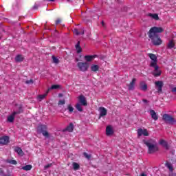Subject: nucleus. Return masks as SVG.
Wrapping results in <instances>:
<instances>
[{
    "mask_svg": "<svg viewBox=\"0 0 176 176\" xmlns=\"http://www.w3.org/2000/svg\"><path fill=\"white\" fill-rule=\"evenodd\" d=\"M162 120L168 124H174V123H176L175 118L168 113H165L162 116Z\"/></svg>",
    "mask_w": 176,
    "mask_h": 176,
    "instance_id": "3",
    "label": "nucleus"
},
{
    "mask_svg": "<svg viewBox=\"0 0 176 176\" xmlns=\"http://www.w3.org/2000/svg\"><path fill=\"white\" fill-rule=\"evenodd\" d=\"M160 145H162V146H164V148H165V149H167V150L170 149V147L168 146V143L166 140H161L160 141Z\"/></svg>",
    "mask_w": 176,
    "mask_h": 176,
    "instance_id": "14",
    "label": "nucleus"
},
{
    "mask_svg": "<svg viewBox=\"0 0 176 176\" xmlns=\"http://www.w3.org/2000/svg\"><path fill=\"white\" fill-rule=\"evenodd\" d=\"M25 83H26V85H32V83H34V80L32 79L26 80Z\"/></svg>",
    "mask_w": 176,
    "mask_h": 176,
    "instance_id": "39",
    "label": "nucleus"
},
{
    "mask_svg": "<svg viewBox=\"0 0 176 176\" xmlns=\"http://www.w3.org/2000/svg\"><path fill=\"white\" fill-rule=\"evenodd\" d=\"M154 68V71L153 72V76L157 78V76H160L162 75V71L159 69V66L157 65H155V66H151Z\"/></svg>",
    "mask_w": 176,
    "mask_h": 176,
    "instance_id": "8",
    "label": "nucleus"
},
{
    "mask_svg": "<svg viewBox=\"0 0 176 176\" xmlns=\"http://www.w3.org/2000/svg\"><path fill=\"white\" fill-rule=\"evenodd\" d=\"M64 104H65V100H59L58 105H64Z\"/></svg>",
    "mask_w": 176,
    "mask_h": 176,
    "instance_id": "41",
    "label": "nucleus"
},
{
    "mask_svg": "<svg viewBox=\"0 0 176 176\" xmlns=\"http://www.w3.org/2000/svg\"><path fill=\"white\" fill-rule=\"evenodd\" d=\"M47 91H46V93L43 95H38L37 96V99L38 100V101H42V100H44V98H46V96H47Z\"/></svg>",
    "mask_w": 176,
    "mask_h": 176,
    "instance_id": "27",
    "label": "nucleus"
},
{
    "mask_svg": "<svg viewBox=\"0 0 176 176\" xmlns=\"http://www.w3.org/2000/svg\"><path fill=\"white\" fill-rule=\"evenodd\" d=\"M78 101L81 105H83V107H87V101L86 100V97L83 95H80L78 97Z\"/></svg>",
    "mask_w": 176,
    "mask_h": 176,
    "instance_id": "10",
    "label": "nucleus"
},
{
    "mask_svg": "<svg viewBox=\"0 0 176 176\" xmlns=\"http://www.w3.org/2000/svg\"><path fill=\"white\" fill-rule=\"evenodd\" d=\"M142 101H143V102H144L145 104H148V100H146V99H143Z\"/></svg>",
    "mask_w": 176,
    "mask_h": 176,
    "instance_id": "43",
    "label": "nucleus"
},
{
    "mask_svg": "<svg viewBox=\"0 0 176 176\" xmlns=\"http://www.w3.org/2000/svg\"><path fill=\"white\" fill-rule=\"evenodd\" d=\"M72 166H73L74 170H79V168H80V166L79 165V164H78L76 162H74L72 164Z\"/></svg>",
    "mask_w": 176,
    "mask_h": 176,
    "instance_id": "33",
    "label": "nucleus"
},
{
    "mask_svg": "<svg viewBox=\"0 0 176 176\" xmlns=\"http://www.w3.org/2000/svg\"><path fill=\"white\" fill-rule=\"evenodd\" d=\"M52 164H49L47 165H45L44 166V170H47V168H50V167H52Z\"/></svg>",
    "mask_w": 176,
    "mask_h": 176,
    "instance_id": "40",
    "label": "nucleus"
},
{
    "mask_svg": "<svg viewBox=\"0 0 176 176\" xmlns=\"http://www.w3.org/2000/svg\"><path fill=\"white\" fill-rule=\"evenodd\" d=\"M99 69H100V66L97 65H91V71H92V72H97V71H98Z\"/></svg>",
    "mask_w": 176,
    "mask_h": 176,
    "instance_id": "22",
    "label": "nucleus"
},
{
    "mask_svg": "<svg viewBox=\"0 0 176 176\" xmlns=\"http://www.w3.org/2000/svg\"><path fill=\"white\" fill-rule=\"evenodd\" d=\"M148 57L152 60L150 67H155L157 65V57L154 54H148Z\"/></svg>",
    "mask_w": 176,
    "mask_h": 176,
    "instance_id": "6",
    "label": "nucleus"
},
{
    "mask_svg": "<svg viewBox=\"0 0 176 176\" xmlns=\"http://www.w3.org/2000/svg\"><path fill=\"white\" fill-rule=\"evenodd\" d=\"M9 144V137L3 136L0 138V145H8Z\"/></svg>",
    "mask_w": 176,
    "mask_h": 176,
    "instance_id": "12",
    "label": "nucleus"
},
{
    "mask_svg": "<svg viewBox=\"0 0 176 176\" xmlns=\"http://www.w3.org/2000/svg\"><path fill=\"white\" fill-rule=\"evenodd\" d=\"M77 66L79 69L80 71H81L82 72H86V71H87V69H89V63L85 62V63H82V62H79L77 63Z\"/></svg>",
    "mask_w": 176,
    "mask_h": 176,
    "instance_id": "5",
    "label": "nucleus"
},
{
    "mask_svg": "<svg viewBox=\"0 0 176 176\" xmlns=\"http://www.w3.org/2000/svg\"><path fill=\"white\" fill-rule=\"evenodd\" d=\"M38 131L47 138H49V137H50V135H49V132H47V126L46 125L38 126Z\"/></svg>",
    "mask_w": 176,
    "mask_h": 176,
    "instance_id": "4",
    "label": "nucleus"
},
{
    "mask_svg": "<svg viewBox=\"0 0 176 176\" xmlns=\"http://www.w3.org/2000/svg\"><path fill=\"white\" fill-rule=\"evenodd\" d=\"M52 61L54 64H58V63H60V60H58V58H57V57L52 56Z\"/></svg>",
    "mask_w": 176,
    "mask_h": 176,
    "instance_id": "36",
    "label": "nucleus"
},
{
    "mask_svg": "<svg viewBox=\"0 0 176 176\" xmlns=\"http://www.w3.org/2000/svg\"><path fill=\"white\" fill-rule=\"evenodd\" d=\"M60 23H61V19H57L56 24H60Z\"/></svg>",
    "mask_w": 176,
    "mask_h": 176,
    "instance_id": "42",
    "label": "nucleus"
},
{
    "mask_svg": "<svg viewBox=\"0 0 176 176\" xmlns=\"http://www.w3.org/2000/svg\"><path fill=\"white\" fill-rule=\"evenodd\" d=\"M155 87L157 89L158 93H163V86H164V83H163V81H156L155 82Z\"/></svg>",
    "mask_w": 176,
    "mask_h": 176,
    "instance_id": "7",
    "label": "nucleus"
},
{
    "mask_svg": "<svg viewBox=\"0 0 176 176\" xmlns=\"http://www.w3.org/2000/svg\"><path fill=\"white\" fill-rule=\"evenodd\" d=\"M143 142L144 144L146 145L148 148V153L152 154L159 151V147H157V143L156 142V141L150 139L147 141L144 140Z\"/></svg>",
    "mask_w": 176,
    "mask_h": 176,
    "instance_id": "2",
    "label": "nucleus"
},
{
    "mask_svg": "<svg viewBox=\"0 0 176 176\" xmlns=\"http://www.w3.org/2000/svg\"><path fill=\"white\" fill-rule=\"evenodd\" d=\"M3 174V169L2 168H0V175Z\"/></svg>",
    "mask_w": 176,
    "mask_h": 176,
    "instance_id": "45",
    "label": "nucleus"
},
{
    "mask_svg": "<svg viewBox=\"0 0 176 176\" xmlns=\"http://www.w3.org/2000/svg\"><path fill=\"white\" fill-rule=\"evenodd\" d=\"M138 135L139 137H141V135L148 137V135H149V133H148V131L146 129H139L138 130Z\"/></svg>",
    "mask_w": 176,
    "mask_h": 176,
    "instance_id": "11",
    "label": "nucleus"
},
{
    "mask_svg": "<svg viewBox=\"0 0 176 176\" xmlns=\"http://www.w3.org/2000/svg\"><path fill=\"white\" fill-rule=\"evenodd\" d=\"M22 112H23V106L20 104L18 107V111H14V115H19L20 113H22Z\"/></svg>",
    "mask_w": 176,
    "mask_h": 176,
    "instance_id": "25",
    "label": "nucleus"
},
{
    "mask_svg": "<svg viewBox=\"0 0 176 176\" xmlns=\"http://www.w3.org/2000/svg\"><path fill=\"white\" fill-rule=\"evenodd\" d=\"M14 152L18 153L19 156H24V152H23V150L20 147H15Z\"/></svg>",
    "mask_w": 176,
    "mask_h": 176,
    "instance_id": "17",
    "label": "nucleus"
},
{
    "mask_svg": "<svg viewBox=\"0 0 176 176\" xmlns=\"http://www.w3.org/2000/svg\"><path fill=\"white\" fill-rule=\"evenodd\" d=\"M76 109H77V111H78L79 112H83V108H82V104L80 103H77L76 104Z\"/></svg>",
    "mask_w": 176,
    "mask_h": 176,
    "instance_id": "29",
    "label": "nucleus"
},
{
    "mask_svg": "<svg viewBox=\"0 0 176 176\" xmlns=\"http://www.w3.org/2000/svg\"><path fill=\"white\" fill-rule=\"evenodd\" d=\"M14 116H16V114H14V112H13L12 115L8 117V122H9L10 123H13L14 120Z\"/></svg>",
    "mask_w": 176,
    "mask_h": 176,
    "instance_id": "21",
    "label": "nucleus"
},
{
    "mask_svg": "<svg viewBox=\"0 0 176 176\" xmlns=\"http://www.w3.org/2000/svg\"><path fill=\"white\" fill-rule=\"evenodd\" d=\"M63 94H58V97H60V98L63 97Z\"/></svg>",
    "mask_w": 176,
    "mask_h": 176,
    "instance_id": "48",
    "label": "nucleus"
},
{
    "mask_svg": "<svg viewBox=\"0 0 176 176\" xmlns=\"http://www.w3.org/2000/svg\"><path fill=\"white\" fill-rule=\"evenodd\" d=\"M106 134L107 135H112V134H113V130H112V127L111 126H107Z\"/></svg>",
    "mask_w": 176,
    "mask_h": 176,
    "instance_id": "18",
    "label": "nucleus"
},
{
    "mask_svg": "<svg viewBox=\"0 0 176 176\" xmlns=\"http://www.w3.org/2000/svg\"><path fill=\"white\" fill-rule=\"evenodd\" d=\"M67 109H68L69 113H72L74 112V108H73L72 105H71V104H68Z\"/></svg>",
    "mask_w": 176,
    "mask_h": 176,
    "instance_id": "37",
    "label": "nucleus"
},
{
    "mask_svg": "<svg viewBox=\"0 0 176 176\" xmlns=\"http://www.w3.org/2000/svg\"><path fill=\"white\" fill-rule=\"evenodd\" d=\"M140 176H147V175H146V174L142 173H141Z\"/></svg>",
    "mask_w": 176,
    "mask_h": 176,
    "instance_id": "47",
    "label": "nucleus"
},
{
    "mask_svg": "<svg viewBox=\"0 0 176 176\" xmlns=\"http://www.w3.org/2000/svg\"><path fill=\"white\" fill-rule=\"evenodd\" d=\"M66 130L67 131H69L70 133H72V131H74V124H69V125L67 127Z\"/></svg>",
    "mask_w": 176,
    "mask_h": 176,
    "instance_id": "31",
    "label": "nucleus"
},
{
    "mask_svg": "<svg viewBox=\"0 0 176 176\" xmlns=\"http://www.w3.org/2000/svg\"><path fill=\"white\" fill-rule=\"evenodd\" d=\"M140 89L143 91H146L148 90V85L145 84L144 82H141L140 83Z\"/></svg>",
    "mask_w": 176,
    "mask_h": 176,
    "instance_id": "24",
    "label": "nucleus"
},
{
    "mask_svg": "<svg viewBox=\"0 0 176 176\" xmlns=\"http://www.w3.org/2000/svg\"><path fill=\"white\" fill-rule=\"evenodd\" d=\"M136 81H137V79L133 78L132 81L128 85V89L129 90H134V85H135Z\"/></svg>",
    "mask_w": 176,
    "mask_h": 176,
    "instance_id": "16",
    "label": "nucleus"
},
{
    "mask_svg": "<svg viewBox=\"0 0 176 176\" xmlns=\"http://www.w3.org/2000/svg\"><path fill=\"white\" fill-rule=\"evenodd\" d=\"M101 24L102 27L105 28V22L104 21H102Z\"/></svg>",
    "mask_w": 176,
    "mask_h": 176,
    "instance_id": "44",
    "label": "nucleus"
},
{
    "mask_svg": "<svg viewBox=\"0 0 176 176\" xmlns=\"http://www.w3.org/2000/svg\"><path fill=\"white\" fill-rule=\"evenodd\" d=\"M99 118L98 119H101V118H104V116H107V113H108V111L104 107H99Z\"/></svg>",
    "mask_w": 176,
    "mask_h": 176,
    "instance_id": "9",
    "label": "nucleus"
},
{
    "mask_svg": "<svg viewBox=\"0 0 176 176\" xmlns=\"http://www.w3.org/2000/svg\"><path fill=\"white\" fill-rule=\"evenodd\" d=\"M49 2H54V0H47Z\"/></svg>",
    "mask_w": 176,
    "mask_h": 176,
    "instance_id": "49",
    "label": "nucleus"
},
{
    "mask_svg": "<svg viewBox=\"0 0 176 176\" xmlns=\"http://www.w3.org/2000/svg\"><path fill=\"white\" fill-rule=\"evenodd\" d=\"M73 32H74V34H75V35H80V34H81V35H84V34H85V30L82 29V32H79V31L78 30V29H74V30H73Z\"/></svg>",
    "mask_w": 176,
    "mask_h": 176,
    "instance_id": "28",
    "label": "nucleus"
},
{
    "mask_svg": "<svg viewBox=\"0 0 176 176\" xmlns=\"http://www.w3.org/2000/svg\"><path fill=\"white\" fill-rule=\"evenodd\" d=\"M148 16L152 17L154 20H160L159 15H157V14H149Z\"/></svg>",
    "mask_w": 176,
    "mask_h": 176,
    "instance_id": "30",
    "label": "nucleus"
},
{
    "mask_svg": "<svg viewBox=\"0 0 176 176\" xmlns=\"http://www.w3.org/2000/svg\"><path fill=\"white\" fill-rule=\"evenodd\" d=\"M96 57H97V55H87L84 57V58L85 61L89 63L90 61H93Z\"/></svg>",
    "mask_w": 176,
    "mask_h": 176,
    "instance_id": "13",
    "label": "nucleus"
},
{
    "mask_svg": "<svg viewBox=\"0 0 176 176\" xmlns=\"http://www.w3.org/2000/svg\"><path fill=\"white\" fill-rule=\"evenodd\" d=\"M38 5H34L33 7V9H38Z\"/></svg>",
    "mask_w": 176,
    "mask_h": 176,
    "instance_id": "46",
    "label": "nucleus"
},
{
    "mask_svg": "<svg viewBox=\"0 0 176 176\" xmlns=\"http://www.w3.org/2000/svg\"><path fill=\"white\" fill-rule=\"evenodd\" d=\"M1 176H9V175H1Z\"/></svg>",
    "mask_w": 176,
    "mask_h": 176,
    "instance_id": "50",
    "label": "nucleus"
},
{
    "mask_svg": "<svg viewBox=\"0 0 176 176\" xmlns=\"http://www.w3.org/2000/svg\"><path fill=\"white\" fill-rule=\"evenodd\" d=\"M58 89H61V85H54L47 90V93H49V91H50V90H58Z\"/></svg>",
    "mask_w": 176,
    "mask_h": 176,
    "instance_id": "15",
    "label": "nucleus"
},
{
    "mask_svg": "<svg viewBox=\"0 0 176 176\" xmlns=\"http://www.w3.org/2000/svg\"><path fill=\"white\" fill-rule=\"evenodd\" d=\"M8 163H10V164L16 165V164H17V161L14 160H9V161H8Z\"/></svg>",
    "mask_w": 176,
    "mask_h": 176,
    "instance_id": "38",
    "label": "nucleus"
},
{
    "mask_svg": "<svg viewBox=\"0 0 176 176\" xmlns=\"http://www.w3.org/2000/svg\"><path fill=\"white\" fill-rule=\"evenodd\" d=\"M76 50L78 54L82 53V47H80V41H78L76 45H75Z\"/></svg>",
    "mask_w": 176,
    "mask_h": 176,
    "instance_id": "20",
    "label": "nucleus"
},
{
    "mask_svg": "<svg viewBox=\"0 0 176 176\" xmlns=\"http://www.w3.org/2000/svg\"><path fill=\"white\" fill-rule=\"evenodd\" d=\"M76 61H79V59H76Z\"/></svg>",
    "mask_w": 176,
    "mask_h": 176,
    "instance_id": "51",
    "label": "nucleus"
},
{
    "mask_svg": "<svg viewBox=\"0 0 176 176\" xmlns=\"http://www.w3.org/2000/svg\"><path fill=\"white\" fill-rule=\"evenodd\" d=\"M31 168H32V165H26L22 167V170H24L25 171H30Z\"/></svg>",
    "mask_w": 176,
    "mask_h": 176,
    "instance_id": "32",
    "label": "nucleus"
},
{
    "mask_svg": "<svg viewBox=\"0 0 176 176\" xmlns=\"http://www.w3.org/2000/svg\"><path fill=\"white\" fill-rule=\"evenodd\" d=\"M15 61L16 63H21V61H24V57L22 55H17L15 58Z\"/></svg>",
    "mask_w": 176,
    "mask_h": 176,
    "instance_id": "23",
    "label": "nucleus"
},
{
    "mask_svg": "<svg viewBox=\"0 0 176 176\" xmlns=\"http://www.w3.org/2000/svg\"><path fill=\"white\" fill-rule=\"evenodd\" d=\"M150 113H151V118H152V119H153V120H157V119H159L157 114H156V112L154 110H151Z\"/></svg>",
    "mask_w": 176,
    "mask_h": 176,
    "instance_id": "19",
    "label": "nucleus"
},
{
    "mask_svg": "<svg viewBox=\"0 0 176 176\" xmlns=\"http://www.w3.org/2000/svg\"><path fill=\"white\" fill-rule=\"evenodd\" d=\"M165 166H166V167H168V169H169L170 171H173L174 168H173V166L171 165L170 163L166 162V163L165 164Z\"/></svg>",
    "mask_w": 176,
    "mask_h": 176,
    "instance_id": "35",
    "label": "nucleus"
},
{
    "mask_svg": "<svg viewBox=\"0 0 176 176\" xmlns=\"http://www.w3.org/2000/svg\"><path fill=\"white\" fill-rule=\"evenodd\" d=\"M83 156L86 159H87V160H90V159H91V155H90V154L86 153V152L83 153Z\"/></svg>",
    "mask_w": 176,
    "mask_h": 176,
    "instance_id": "34",
    "label": "nucleus"
},
{
    "mask_svg": "<svg viewBox=\"0 0 176 176\" xmlns=\"http://www.w3.org/2000/svg\"><path fill=\"white\" fill-rule=\"evenodd\" d=\"M164 32V29L162 27H152L148 32V38L151 40L153 45L155 46H159L162 45V41L159 36V34Z\"/></svg>",
    "mask_w": 176,
    "mask_h": 176,
    "instance_id": "1",
    "label": "nucleus"
},
{
    "mask_svg": "<svg viewBox=\"0 0 176 176\" xmlns=\"http://www.w3.org/2000/svg\"><path fill=\"white\" fill-rule=\"evenodd\" d=\"M175 47V44H174V41H170L167 44V49H173Z\"/></svg>",
    "mask_w": 176,
    "mask_h": 176,
    "instance_id": "26",
    "label": "nucleus"
}]
</instances>
